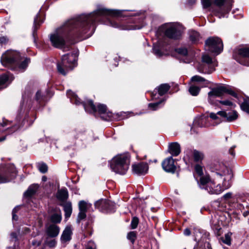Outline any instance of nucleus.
<instances>
[{"label":"nucleus","instance_id":"f257e3e1","mask_svg":"<svg viewBox=\"0 0 249 249\" xmlns=\"http://www.w3.org/2000/svg\"><path fill=\"white\" fill-rule=\"evenodd\" d=\"M118 14L119 12L118 10L101 7L89 15H82L70 19L50 35L52 45L57 48H62L71 31L79 36L86 35V37H89L95 30L94 23L99 19L100 17L115 16Z\"/></svg>","mask_w":249,"mask_h":249},{"label":"nucleus","instance_id":"f03ea898","mask_svg":"<svg viewBox=\"0 0 249 249\" xmlns=\"http://www.w3.org/2000/svg\"><path fill=\"white\" fill-rule=\"evenodd\" d=\"M130 163V155L128 153L118 154L112 158L110 166L116 173L124 175L128 170Z\"/></svg>","mask_w":249,"mask_h":249},{"label":"nucleus","instance_id":"7ed1b4c3","mask_svg":"<svg viewBox=\"0 0 249 249\" xmlns=\"http://www.w3.org/2000/svg\"><path fill=\"white\" fill-rule=\"evenodd\" d=\"M199 185L201 189L206 190L209 193L217 195L224 190L229 188L231 184L230 182L227 184L224 182L223 188H221L219 184L216 185L213 180L210 179L209 176H205L200 177Z\"/></svg>","mask_w":249,"mask_h":249},{"label":"nucleus","instance_id":"20e7f679","mask_svg":"<svg viewBox=\"0 0 249 249\" xmlns=\"http://www.w3.org/2000/svg\"><path fill=\"white\" fill-rule=\"evenodd\" d=\"M77 55L75 53H68L62 56L61 61L57 64L58 72L66 75L76 66Z\"/></svg>","mask_w":249,"mask_h":249},{"label":"nucleus","instance_id":"39448f33","mask_svg":"<svg viewBox=\"0 0 249 249\" xmlns=\"http://www.w3.org/2000/svg\"><path fill=\"white\" fill-rule=\"evenodd\" d=\"M20 58V55L18 52L13 50H8L4 53L1 57V64L12 69L13 67L18 63V60Z\"/></svg>","mask_w":249,"mask_h":249},{"label":"nucleus","instance_id":"423d86ee","mask_svg":"<svg viewBox=\"0 0 249 249\" xmlns=\"http://www.w3.org/2000/svg\"><path fill=\"white\" fill-rule=\"evenodd\" d=\"M205 47L208 51L218 54L222 51L223 45L220 38L212 37L206 40Z\"/></svg>","mask_w":249,"mask_h":249},{"label":"nucleus","instance_id":"0eeeda50","mask_svg":"<svg viewBox=\"0 0 249 249\" xmlns=\"http://www.w3.org/2000/svg\"><path fill=\"white\" fill-rule=\"evenodd\" d=\"M202 60L205 64H201L198 67L197 69L200 72L210 74L215 71V67L217 66L216 62L213 60L209 55H203Z\"/></svg>","mask_w":249,"mask_h":249},{"label":"nucleus","instance_id":"6e6552de","mask_svg":"<svg viewBox=\"0 0 249 249\" xmlns=\"http://www.w3.org/2000/svg\"><path fill=\"white\" fill-rule=\"evenodd\" d=\"M184 153L185 156L183 158V160L186 164L188 166L193 165V161L199 162L204 158L203 154L196 150L188 148L185 151Z\"/></svg>","mask_w":249,"mask_h":249},{"label":"nucleus","instance_id":"1a4fd4ad","mask_svg":"<svg viewBox=\"0 0 249 249\" xmlns=\"http://www.w3.org/2000/svg\"><path fill=\"white\" fill-rule=\"evenodd\" d=\"M225 93H227L234 97L238 98L237 94L229 86H219L213 88L212 90L208 93L209 100L212 103L211 99L213 96L220 97Z\"/></svg>","mask_w":249,"mask_h":249},{"label":"nucleus","instance_id":"9d476101","mask_svg":"<svg viewBox=\"0 0 249 249\" xmlns=\"http://www.w3.org/2000/svg\"><path fill=\"white\" fill-rule=\"evenodd\" d=\"M85 110L89 113H94L98 111V113L102 115L106 113L108 114L107 106L103 104H99L97 107L93 104L92 100H88L87 103L83 104Z\"/></svg>","mask_w":249,"mask_h":249},{"label":"nucleus","instance_id":"9b49d317","mask_svg":"<svg viewBox=\"0 0 249 249\" xmlns=\"http://www.w3.org/2000/svg\"><path fill=\"white\" fill-rule=\"evenodd\" d=\"M181 26L179 24L173 23L167 28L165 35L169 38L178 39L181 36Z\"/></svg>","mask_w":249,"mask_h":249},{"label":"nucleus","instance_id":"f8f14e48","mask_svg":"<svg viewBox=\"0 0 249 249\" xmlns=\"http://www.w3.org/2000/svg\"><path fill=\"white\" fill-rule=\"evenodd\" d=\"M162 166L163 170L167 172L173 173L176 169L174 160L172 157L165 159L162 163Z\"/></svg>","mask_w":249,"mask_h":249},{"label":"nucleus","instance_id":"ddd939ff","mask_svg":"<svg viewBox=\"0 0 249 249\" xmlns=\"http://www.w3.org/2000/svg\"><path fill=\"white\" fill-rule=\"evenodd\" d=\"M132 171L133 173L139 175L146 174L148 170V166L146 163L141 162L132 165Z\"/></svg>","mask_w":249,"mask_h":249},{"label":"nucleus","instance_id":"4468645a","mask_svg":"<svg viewBox=\"0 0 249 249\" xmlns=\"http://www.w3.org/2000/svg\"><path fill=\"white\" fill-rule=\"evenodd\" d=\"M95 206L99 210H106L110 211L113 209L114 204L111 202L106 200L101 199L95 203Z\"/></svg>","mask_w":249,"mask_h":249},{"label":"nucleus","instance_id":"2eb2a0df","mask_svg":"<svg viewBox=\"0 0 249 249\" xmlns=\"http://www.w3.org/2000/svg\"><path fill=\"white\" fill-rule=\"evenodd\" d=\"M72 228L71 226H67L63 231L61 236V241L62 243L69 242L71 239Z\"/></svg>","mask_w":249,"mask_h":249},{"label":"nucleus","instance_id":"dca6fc26","mask_svg":"<svg viewBox=\"0 0 249 249\" xmlns=\"http://www.w3.org/2000/svg\"><path fill=\"white\" fill-rule=\"evenodd\" d=\"M12 75L5 73L0 76V89L5 88L10 82L13 80Z\"/></svg>","mask_w":249,"mask_h":249},{"label":"nucleus","instance_id":"f3484780","mask_svg":"<svg viewBox=\"0 0 249 249\" xmlns=\"http://www.w3.org/2000/svg\"><path fill=\"white\" fill-rule=\"evenodd\" d=\"M59 231V227L55 224L50 225L46 230L47 235L48 237L52 238L57 236Z\"/></svg>","mask_w":249,"mask_h":249},{"label":"nucleus","instance_id":"a211bd4d","mask_svg":"<svg viewBox=\"0 0 249 249\" xmlns=\"http://www.w3.org/2000/svg\"><path fill=\"white\" fill-rule=\"evenodd\" d=\"M217 114L225 118L226 121L228 122L233 121L238 118L237 113L235 111H232L228 113L221 111L218 112Z\"/></svg>","mask_w":249,"mask_h":249},{"label":"nucleus","instance_id":"6ab92c4d","mask_svg":"<svg viewBox=\"0 0 249 249\" xmlns=\"http://www.w3.org/2000/svg\"><path fill=\"white\" fill-rule=\"evenodd\" d=\"M168 150L172 156H177L180 153V146L177 142H171L169 144Z\"/></svg>","mask_w":249,"mask_h":249},{"label":"nucleus","instance_id":"aec40b11","mask_svg":"<svg viewBox=\"0 0 249 249\" xmlns=\"http://www.w3.org/2000/svg\"><path fill=\"white\" fill-rule=\"evenodd\" d=\"M53 213L51 215L50 219L53 223H59L62 219V214L60 209L55 208L53 209Z\"/></svg>","mask_w":249,"mask_h":249},{"label":"nucleus","instance_id":"412c9836","mask_svg":"<svg viewBox=\"0 0 249 249\" xmlns=\"http://www.w3.org/2000/svg\"><path fill=\"white\" fill-rule=\"evenodd\" d=\"M20 60L21 58L18 60V64L15 65V67H13L12 70L19 69L20 70H24L27 68L28 64L30 61V59L26 58L22 62H21Z\"/></svg>","mask_w":249,"mask_h":249},{"label":"nucleus","instance_id":"4be33fe9","mask_svg":"<svg viewBox=\"0 0 249 249\" xmlns=\"http://www.w3.org/2000/svg\"><path fill=\"white\" fill-rule=\"evenodd\" d=\"M67 95L70 98L71 102L77 105H80V104H82L83 105L84 103H86L88 101H87V102L81 103L80 101V99L78 97V96L71 90L68 91Z\"/></svg>","mask_w":249,"mask_h":249},{"label":"nucleus","instance_id":"5701e85b","mask_svg":"<svg viewBox=\"0 0 249 249\" xmlns=\"http://www.w3.org/2000/svg\"><path fill=\"white\" fill-rule=\"evenodd\" d=\"M17 171L15 169H13L12 175L8 177L7 175L0 174V183H6L10 181L16 177Z\"/></svg>","mask_w":249,"mask_h":249},{"label":"nucleus","instance_id":"b1692460","mask_svg":"<svg viewBox=\"0 0 249 249\" xmlns=\"http://www.w3.org/2000/svg\"><path fill=\"white\" fill-rule=\"evenodd\" d=\"M110 25L114 28H118L120 30H132L135 29L136 28H133L132 27L128 26L126 25L120 24L118 23L116 21H113L110 22Z\"/></svg>","mask_w":249,"mask_h":249},{"label":"nucleus","instance_id":"393cba45","mask_svg":"<svg viewBox=\"0 0 249 249\" xmlns=\"http://www.w3.org/2000/svg\"><path fill=\"white\" fill-rule=\"evenodd\" d=\"M68 197V192L67 189H62L58 191L57 197L58 199L64 201L66 200Z\"/></svg>","mask_w":249,"mask_h":249},{"label":"nucleus","instance_id":"a878e982","mask_svg":"<svg viewBox=\"0 0 249 249\" xmlns=\"http://www.w3.org/2000/svg\"><path fill=\"white\" fill-rule=\"evenodd\" d=\"M170 86L168 84H162L158 88L159 94L161 96L165 94L170 89Z\"/></svg>","mask_w":249,"mask_h":249},{"label":"nucleus","instance_id":"bb28decb","mask_svg":"<svg viewBox=\"0 0 249 249\" xmlns=\"http://www.w3.org/2000/svg\"><path fill=\"white\" fill-rule=\"evenodd\" d=\"M64 210L65 212V219L69 218L72 213L71 204L70 202L66 203L64 205Z\"/></svg>","mask_w":249,"mask_h":249},{"label":"nucleus","instance_id":"cd10ccee","mask_svg":"<svg viewBox=\"0 0 249 249\" xmlns=\"http://www.w3.org/2000/svg\"><path fill=\"white\" fill-rule=\"evenodd\" d=\"M37 188L38 186L37 185L30 186L28 190L25 192L24 195L27 197L31 196L36 193Z\"/></svg>","mask_w":249,"mask_h":249},{"label":"nucleus","instance_id":"c85d7f7f","mask_svg":"<svg viewBox=\"0 0 249 249\" xmlns=\"http://www.w3.org/2000/svg\"><path fill=\"white\" fill-rule=\"evenodd\" d=\"M189 37L190 40L194 43L197 42L200 38L199 34L195 31H190L189 32Z\"/></svg>","mask_w":249,"mask_h":249},{"label":"nucleus","instance_id":"c756f323","mask_svg":"<svg viewBox=\"0 0 249 249\" xmlns=\"http://www.w3.org/2000/svg\"><path fill=\"white\" fill-rule=\"evenodd\" d=\"M238 53L244 57H249V48L243 47L238 50Z\"/></svg>","mask_w":249,"mask_h":249},{"label":"nucleus","instance_id":"7c9ffc66","mask_svg":"<svg viewBox=\"0 0 249 249\" xmlns=\"http://www.w3.org/2000/svg\"><path fill=\"white\" fill-rule=\"evenodd\" d=\"M232 235L231 232H229L225 234L224 237H222L220 238L221 240L223 243L228 245H230L231 244V236Z\"/></svg>","mask_w":249,"mask_h":249},{"label":"nucleus","instance_id":"2f4dec72","mask_svg":"<svg viewBox=\"0 0 249 249\" xmlns=\"http://www.w3.org/2000/svg\"><path fill=\"white\" fill-rule=\"evenodd\" d=\"M90 205V204H89L86 201L81 200L79 202V211L87 212L88 207Z\"/></svg>","mask_w":249,"mask_h":249},{"label":"nucleus","instance_id":"473e14b6","mask_svg":"<svg viewBox=\"0 0 249 249\" xmlns=\"http://www.w3.org/2000/svg\"><path fill=\"white\" fill-rule=\"evenodd\" d=\"M191 80L192 82H205L206 84H209L210 82L208 80H206L204 78L199 76V75H195L192 77Z\"/></svg>","mask_w":249,"mask_h":249},{"label":"nucleus","instance_id":"72a5a7b5","mask_svg":"<svg viewBox=\"0 0 249 249\" xmlns=\"http://www.w3.org/2000/svg\"><path fill=\"white\" fill-rule=\"evenodd\" d=\"M45 244L49 248H54L56 245V241L54 239H52L47 237L45 241Z\"/></svg>","mask_w":249,"mask_h":249},{"label":"nucleus","instance_id":"f704fd0d","mask_svg":"<svg viewBox=\"0 0 249 249\" xmlns=\"http://www.w3.org/2000/svg\"><path fill=\"white\" fill-rule=\"evenodd\" d=\"M189 91L191 95L196 96L200 91V88L196 86H191L189 89Z\"/></svg>","mask_w":249,"mask_h":249},{"label":"nucleus","instance_id":"c9c22d12","mask_svg":"<svg viewBox=\"0 0 249 249\" xmlns=\"http://www.w3.org/2000/svg\"><path fill=\"white\" fill-rule=\"evenodd\" d=\"M38 15H36V18L34 19V24L33 27V35L34 36H35L36 34V31L39 26V24L38 23Z\"/></svg>","mask_w":249,"mask_h":249},{"label":"nucleus","instance_id":"e433bc0d","mask_svg":"<svg viewBox=\"0 0 249 249\" xmlns=\"http://www.w3.org/2000/svg\"><path fill=\"white\" fill-rule=\"evenodd\" d=\"M127 238L133 243L136 238V232L134 231L129 232L127 235Z\"/></svg>","mask_w":249,"mask_h":249},{"label":"nucleus","instance_id":"4c0bfd02","mask_svg":"<svg viewBox=\"0 0 249 249\" xmlns=\"http://www.w3.org/2000/svg\"><path fill=\"white\" fill-rule=\"evenodd\" d=\"M139 220L138 217H133L132 219L131 222V228L132 229H135L137 227V226L139 224Z\"/></svg>","mask_w":249,"mask_h":249},{"label":"nucleus","instance_id":"58836bf2","mask_svg":"<svg viewBox=\"0 0 249 249\" xmlns=\"http://www.w3.org/2000/svg\"><path fill=\"white\" fill-rule=\"evenodd\" d=\"M241 109L249 113V102L248 101H244L240 105Z\"/></svg>","mask_w":249,"mask_h":249},{"label":"nucleus","instance_id":"ea45409f","mask_svg":"<svg viewBox=\"0 0 249 249\" xmlns=\"http://www.w3.org/2000/svg\"><path fill=\"white\" fill-rule=\"evenodd\" d=\"M162 103V101H160L155 103H150L148 105V107L152 110H156L159 108V105Z\"/></svg>","mask_w":249,"mask_h":249},{"label":"nucleus","instance_id":"a19ab883","mask_svg":"<svg viewBox=\"0 0 249 249\" xmlns=\"http://www.w3.org/2000/svg\"><path fill=\"white\" fill-rule=\"evenodd\" d=\"M196 173L201 177H203V169L202 167L199 164H196L195 167Z\"/></svg>","mask_w":249,"mask_h":249},{"label":"nucleus","instance_id":"79ce46f5","mask_svg":"<svg viewBox=\"0 0 249 249\" xmlns=\"http://www.w3.org/2000/svg\"><path fill=\"white\" fill-rule=\"evenodd\" d=\"M86 212H87L79 211L77 218V222L78 223H79L81 220L84 219L86 217Z\"/></svg>","mask_w":249,"mask_h":249},{"label":"nucleus","instance_id":"37998d69","mask_svg":"<svg viewBox=\"0 0 249 249\" xmlns=\"http://www.w3.org/2000/svg\"><path fill=\"white\" fill-rule=\"evenodd\" d=\"M39 170L42 173H46L48 170V167L45 163H40L38 165Z\"/></svg>","mask_w":249,"mask_h":249},{"label":"nucleus","instance_id":"c03bdc74","mask_svg":"<svg viewBox=\"0 0 249 249\" xmlns=\"http://www.w3.org/2000/svg\"><path fill=\"white\" fill-rule=\"evenodd\" d=\"M219 102L222 105L226 106H230L234 107L235 105L230 100H226L223 101H219Z\"/></svg>","mask_w":249,"mask_h":249},{"label":"nucleus","instance_id":"a18cd8bd","mask_svg":"<svg viewBox=\"0 0 249 249\" xmlns=\"http://www.w3.org/2000/svg\"><path fill=\"white\" fill-rule=\"evenodd\" d=\"M204 8L209 7L212 4V0H201Z\"/></svg>","mask_w":249,"mask_h":249},{"label":"nucleus","instance_id":"49530a36","mask_svg":"<svg viewBox=\"0 0 249 249\" xmlns=\"http://www.w3.org/2000/svg\"><path fill=\"white\" fill-rule=\"evenodd\" d=\"M153 53L157 57H160L162 55V53L155 46H154Z\"/></svg>","mask_w":249,"mask_h":249},{"label":"nucleus","instance_id":"de8ad7c7","mask_svg":"<svg viewBox=\"0 0 249 249\" xmlns=\"http://www.w3.org/2000/svg\"><path fill=\"white\" fill-rule=\"evenodd\" d=\"M231 0H215L214 1V4L218 7L223 6L226 1H230Z\"/></svg>","mask_w":249,"mask_h":249},{"label":"nucleus","instance_id":"09e8293b","mask_svg":"<svg viewBox=\"0 0 249 249\" xmlns=\"http://www.w3.org/2000/svg\"><path fill=\"white\" fill-rule=\"evenodd\" d=\"M177 52L183 56H186L188 53L187 50L184 48L178 49Z\"/></svg>","mask_w":249,"mask_h":249},{"label":"nucleus","instance_id":"8fccbe9b","mask_svg":"<svg viewBox=\"0 0 249 249\" xmlns=\"http://www.w3.org/2000/svg\"><path fill=\"white\" fill-rule=\"evenodd\" d=\"M8 41V39L5 36L0 37V44L1 45L6 44Z\"/></svg>","mask_w":249,"mask_h":249},{"label":"nucleus","instance_id":"3c124183","mask_svg":"<svg viewBox=\"0 0 249 249\" xmlns=\"http://www.w3.org/2000/svg\"><path fill=\"white\" fill-rule=\"evenodd\" d=\"M41 242H42L41 240H37L36 239H34L32 241V244L33 246L38 247L40 245Z\"/></svg>","mask_w":249,"mask_h":249},{"label":"nucleus","instance_id":"603ef678","mask_svg":"<svg viewBox=\"0 0 249 249\" xmlns=\"http://www.w3.org/2000/svg\"><path fill=\"white\" fill-rule=\"evenodd\" d=\"M10 124V123L8 121L3 120L2 123L0 124V126L1 127H4Z\"/></svg>","mask_w":249,"mask_h":249},{"label":"nucleus","instance_id":"864d4df0","mask_svg":"<svg viewBox=\"0 0 249 249\" xmlns=\"http://www.w3.org/2000/svg\"><path fill=\"white\" fill-rule=\"evenodd\" d=\"M184 234L186 236H189L191 234V231L189 229L186 228L184 231Z\"/></svg>","mask_w":249,"mask_h":249},{"label":"nucleus","instance_id":"5fc2aeb1","mask_svg":"<svg viewBox=\"0 0 249 249\" xmlns=\"http://www.w3.org/2000/svg\"><path fill=\"white\" fill-rule=\"evenodd\" d=\"M210 118H211L212 119H213V120H216V119H218V117L217 116V114H215L214 113H211L210 114Z\"/></svg>","mask_w":249,"mask_h":249},{"label":"nucleus","instance_id":"6e6d98bb","mask_svg":"<svg viewBox=\"0 0 249 249\" xmlns=\"http://www.w3.org/2000/svg\"><path fill=\"white\" fill-rule=\"evenodd\" d=\"M231 193H226V194H225L223 196V197L225 199H226L231 198Z\"/></svg>","mask_w":249,"mask_h":249},{"label":"nucleus","instance_id":"4d7b16f0","mask_svg":"<svg viewBox=\"0 0 249 249\" xmlns=\"http://www.w3.org/2000/svg\"><path fill=\"white\" fill-rule=\"evenodd\" d=\"M41 97V93L39 91H38L36 95V98L37 100H39Z\"/></svg>","mask_w":249,"mask_h":249},{"label":"nucleus","instance_id":"13d9d810","mask_svg":"<svg viewBox=\"0 0 249 249\" xmlns=\"http://www.w3.org/2000/svg\"><path fill=\"white\" fill-rule=\"evenodd\" d=\"M196 2V0H188V4L190 5H192L195 4Z\"/></svg>","mask_w":249,"mask_h":249},{"label":"nucleus","instance_id":"bf43d9fd","mask_svg":"<svg viewBox=\"0 0 249 249\" xmlns=\"http://www.w3.org/2000/svg\"><path fill=\"white\" fill-rule=\"evenodd\" d=\"M12 215H13V219L17 220L18 217L15 214V210H13Z\"/></svg>","mask_w":249,"mask_h":249},{"label":"nucleus","instance_id":"052dcab7","mask_svg":"<svg viewBox=\"0 0 249 249\" xmlns=\"http://www.w3.org/2000/svg\"><path fill=\"white\" fill-rule=\"evenodd\" d=\"M11 237L12 239H17V234L16 233H15V232L11 233Z\"/></svg>","mask_w":249,"mask_h":249},{"label":"nucleus","instance_id":"680f3d73","mask_svg":"<svg viewBox=\"0 0 249 249\" xmlns=\"http://www.w3.org/2000/svg\"><path fill=\"white\" fill-rule=\"evenodd\" d=\"M230 153L232 155V156H234V152L233 151V149L232 148H231L229 150Z\"/></svg>","mask_w":249,"mask_h":249},{"label":"nucleus","instance_id":"e2e57ef3","mask_svg":"<svg viewBox=\"0 0 249 249\" xmlns=\"http://www.w3.org/2000/svg\"><path fill=\"white\" fill-rule=\"evenodd\" d=\"M86 249H95V247L94 245L93 246H90L89 245Z\"/></svg>","mask_w":249,"mask_h":249},{"label":"nucleus","instance_id":"0e129e2a","mask_svg":"<svg viewBox=\"0 0 249 249\" xmlns=\"http://www.w3.org/2000/svg\"><path fill=\"white\" fill-rule=\"evenodd\" d=\"M6 139V136H3L0 138V142L4 141Z\"/></svg>","mask_w":249,"mask_h":249},{"label":"nucleus","instance_id":"69168bd1","mask_svg":"<svg viewBox=\"0 0 249 249\" xmlns=\"http://www.w3.org/2000/svg\"><path fill=\"white\" fill-rule=\"evenodd\" d=\"M47 177H45V176H43V177H42V181H44V182H45V181H46L47 180Z\"/></svg>","mask_w":249,"mask_h":249},{"label":"nucleus","instance_id":"338daca9","mask_svg":"<svg viewBox=\"0 0 249 249\" xmlns=\"http://www.w3.org/2000/svg\"><path fill=\"white\" fill-rule=\"evenodd\" d=\"M19 209V207H15L13 210H15V213H17V212L18 210Z\"/></svg>","mask_w":249,"mask_h":249},{"label":"nucleus","instance_id":"774afa93","mask_svg":"<svg viewBox=\"0 0 249 249\" xmlns=\"http://www.w3.org/2000/svg\"><path fill=\"white\" fill-rule=\"evenodd\" d=\"M154 162H157V160H154Z\"/></svg>","mask_w":249,"mask_h":249}]
</instances>
